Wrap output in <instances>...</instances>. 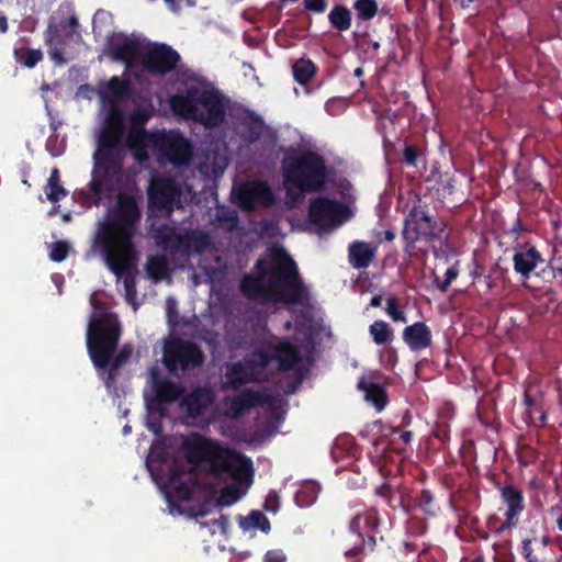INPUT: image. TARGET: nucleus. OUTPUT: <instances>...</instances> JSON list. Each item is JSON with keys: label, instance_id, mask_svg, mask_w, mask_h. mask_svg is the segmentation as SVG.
Wrapping results in <instances>:
<instances>
[{"label": "nucleus", "instance_id": "obj_1", "mask_svg": "<svg viewBox=\"0 0 562 562\" xmlns=\"http://www.w3.org/2000/svg\"><path fill=\"white\" fill-rule=\"evenodd\" d=\"M142 212L134 195L120 192L115 204L99 223L91 243L93 254L101 255L117 279L123 278L125 299L133 304L137 296V249L134 238Z\"/></svg>", "mask_w": 562, "mask_h": 562}, {"label": "nucleus", "instance_id": "obj_2", "mask_svg": "<svg viewBox=\"0 0 562 562\" xmlns=\"http://www.w3.org/2000/svg\"><path fill=\"white\" fill-rule=\"evenodd\" d=\"M239 290L249 301L284 305H301L310 299L307 286L296 262L282 246L267 249L250 273L241 278Z\"/></svg>", "mask_w": 562, "mask_h": 562}, {"label": "nucleus", "instance_id": "obj_3", "mask_svg": "<svg viewBox=\"0 0 562 562\" xmlns=\"http://www.w3.org/2000/svg\"><path fill=\"white\" fill-rule=\"evenodd\" d=\"M125 131L124 112L117 104H111L99 133L91 180L88 183L94 205H99L104 195L112 194L122 178Z\"/></svg>", "mask_w": 562, "mask_h": 562}, {"label": "nucleus", "instance_id": "obj_4", "mask_svg": "<svg viewBox=\"0 0 562 562\" xmlns=\"http://www.w3.org/2000/svg\"><path fill=\"white\" fill-rule=\"evenodd\" d=\"M122 334L115 314L103 312L94 315L87 329V350L98 375L108 390L116 389L119 370L132 357L133 348L124 345L115 353Z\"/></svg>", "mask_w": 562, "mask_h": 562}, {"label": "nucleus", "instance_id": "obj_5", "mask_svg": "<svg viewBox=\"0 0 562 562\" xmlns=\"http://www.w3.org/2000/svg\"><path fill=\"white\" fill-rule=\"evenodd\" d=\"M186 461L191 465L206 464L216 479L228 476L237 482L251 483L252 462L245 454L222 446L216 439L191 432L182 441Z\"/></svg>", "mask_w": 562, "mask_h": 562}, {"label": "nucleus", "instance_id": "obj_6", "mask_svg": "<svg viewBox=\"0 0 562 562\" xmlns=\"http://www.w3.org/2000/svg\"><path fill=\"white\" fill-rule=\"evenodd\" d=\"M281 171L288 194L318 193L327 189L333 167L327 165L324 156L314 150H285L281 161Z\"/></svg>", "mask_w": 562, "mask_h": 562}, {"label": "nucleus", "instance_id": "obj_7", "mask_svg": "<svg viewBox=\"0 0 562 562\" xmlns=\"http://www.w3.org/2000/svg\"><path fill=\"white\" fill-rule=\"evenodd\" d=\"M169 103L175 114L206 128H217L225 122L226 108L216 91L190 88L183 95H172Z\"/></svg>", "mask_w": 562, "mask_h": 562}, {"label": "nucleus", "instance_id": "obj_8", "mask_svg": "<svg viewBox=\"0 0 562 562\" xmlns=\"http://www.w3.org/2000/svg\"><path fill=\"white\" fill-rule=\"evenodd\" d=\"M150 237L157 247L172 255L190 257L193 254L202 255L212 244L207 233L199 229H189L183 233L169 224H151Z\"/></svg>", "mask_w": 562, "mask_h": 562}, {"label": "nucleus", "instance_id": "obj_9", "mask_svg": "<svg viewBox=\"0 0 562 562\" xmlns=\"http://www.w3.org/2000/svg\"><path fill=\"white\" fill-rule=\"evenodd\" d=\"M445 229L446 223L440 218L432 217L425 205H414L405 218L402 233L405 241L404 251L411 254L415 244L420 239L427 243L441 239Z\"/></svg>", "mask_w": 562, "mask_h": 562}, {"label": "nucleus", "instance_id": "obj_10", "mask_svg": "<svg viewBox=\"0 0 562 562\" xmlns=\"http://www.w3.org/2000/svg\"><path fill=\"white\" fill-rule=\"evenodd\" d=\"M162 361L170 372L186 371L201 367L204 363V353L195 342L171 337L165 342Z\"/></svg>", "mask_w": 562, "mask_h": 562}, {"label": "nucleus", "instance_id": "obj_11", "mask_svg": "<svg viewBox=\"0 0 562 562\" xmlns=\"http://www.w3.org/2000/svg\"><path fill=\"white\" fill-rule=\"evenodd\" d=\"M181 188L170 177H157L148 188V206L154 211L170 214L176 207H181Z\"/></svg>", "mask_w": 562, "mask_h": 562}, {"label": "nucleus", "instance_id": "obj_12", "mask_svg": "<svg viewBox=\"0 0 562 562\" xmlns=\"http://www.w3.org/2000/svg\"><path fill=\"white\" fill-rule=\"evenodd\" d=\"M350 216V209L327 196H317L311 200L308 218L318 227L337 226L346 222Z\"/></svg>", "mask_w": 562, "mask_h": 562}, {"label": "nucleus", "instance_id": "obj_13", "mask_svg": "<svg viewBox=\"0 0 562 562\" xmlns=\"http://www.w3.org/2000/svg\"><path fill=\"white\" fill-rule=\"evenodd\" d=\"M150 382L151 393L146 395V402L149 408L160 413L165 412L166 405L178 401L184 393V387L180 383L162 376L157 368L150 370Z\"/></svg>", "mask_w": 562, "mask_h": 562}, {"label": "nucleus", "instance_id": "obj_14", "mask_svg": "<svg viewBox=\"0 0 562 562\" xmlns=\"http://www.w3.org/2000/svg\"><path fill=\"white\" fill-rule=\"evenodd\" d=\"M180 55L167 44H154L140 57L143 68L151 75L164 76L178 65Z\"/></svg>", "mask_w": 562, "mask_h": 562}, {"label": "nucleus", "instance_id": "obj_15", "mask_svg": "<svg viewBox=\"0 0 562 562\" xmlns=\"http://www.w3.org/2000/svg\"><path fill=\"white\" fill-rule=\"evenodd\" d=\"M273 192L266 181L252 180L241 184L236 192V202L245 211H252L257 204L270 205Z\"/></svg>", "mask_w": 562, "mask_h": 562}, {"label": "nucleus", "instance_id": "obj_16", "mask_svg": "<svg viewBox=\"0 0 562 562\" xmlns=\"http://www.w3.org/2000/svg\"><path fill=\"white\" fill-rule=\"evenodd\" d=\"M502 503L506 505L507 510L505 513V520L498 527V532L512 529L518 525L520 514L525 509V498L522 492L508 484L499 487Z\"/></svg>", "mask_w": 562, "mask_h": 562}, {"label": "nucleus", "instance_id": "obj_17", "mask_svg": "<svg viewBox=\"0 0 562 562\" xmlns=\"http://www.w3.org/2000/svg\"><path fill=\"white\" fill-rule=\"evenodd\" d=\"M159 148L176 166L188 165L192 157L191 143L181 134H165L159 142Z\"/></svg>", "mask_w": 562, "mask_h": 562}, {"label": "nucleus", "instance_id": "obj_18", "mask_svg": "<svg viewBox=\"0 0 562 562\" xmlns=\"http://www.w3.org/2000/svg\"><path fill=\"white\" fill-rule=\"evenodd\" d=\"M238 136L246 145L259 142L267 130L265 120L250 110H245L238 117Z\"/></svg>", "mask_w": 562, "mask_h": 562}, {"label": "nucleus", "instance_id": "obj_19", "mask_svg": "<svg viewBox=\"0 0 562 562\" xmlns=\"http://www.w3.org/2000/svg\"><path fill=\"white\" fill-rule=\"evenodd\" d=\"M544 260L535 246L520 245L513 256L514 271L524 280H528L535 269Z\"/></svg>", "mask_w": 562, "mask_h": 562}, {"label": "nucleus", "instance_id": "obj_20", "mask_svg": "<svg viewBox=\"0 0 562 562\" xmlns=\"http://www.w3.org/2000/svg\"><path fill=\"white\" fill-rule=\"evenodd\" d=\"M213 401L214 396L210 389L198 386L181 398L180 407L189 417L198 418L209 409Z\"/></svg>", "mask_w": 562, "mask_h": 562}, {"label": "nucleus", "instance_id": "obj_21", "mask_svg": "<svg viewBox=\"0 0 562 562\" xmlns=\"http://www.w3.org/2000/svg\"><path fill=\"white\" fill-rule=\"evenodd\" d=\"M106 54L114 60L130 65L137 56L138 48L135 42L122 34H112L105 45Z\"/></svg>", "mask_w": 562, "mask_h": 562}, {"label": "nucleus", "instance_id": "obj_22", "mask_svg": "<svg viewBox=\"0 0 562 562\" xmlns=\"http://www.w3.org/2000/svg\"><path fill=\"white\" fill-rule=\"evenodd\" d=\"M402 337L412 351H420L432 344L431 330L424 322H416L406 326Z\"/></svg>", "mask_w": 562, "mask_h": 562}, {"label": "nucleus", "instance_id": "obj_23", "mask_svg": "<svg viewBox=\"0 0 562 562\" xmlns=\"http://www.w3.org/2000/svg\"><path fill=\"white\" fill-rule=\"evenodd\" d=\"M269 349L272 350L273 360L278 361V369L280 371H290L302 360L296 346L288 340L277 345H269Z\"/></svg>", "mask_w": 562, "mask_h": 562}, {"label": "nucleus", "instance_id": "obj_24", "mask_svg": "<svg viewBox=\"0 0 562 562\" xmlns=\"http://www.w3.org/2000/svg\"><path fill=\"white\" fill-rule=\"evenodd\" d=\"M130 91L131 82L128 79L113 76L108 82L100 87L98 94L102 100L109 101L111 105L117 104L119 101L126 99L130 95Z\"/></svg>", "mask_w": 562, "mask_h": 562}, {"label": "nucleus", "instance_id": "obj_25", "mask_svg": "<svg viewBox=\"0 0 562 562\" xmlns=\"http://www.w3.org/2000/svg\"><path fill=\"white\" fill-rule=\"evenodd\" d=\"M379 526V513L372 507L357 513L349 522V530L358 537H362L366 532H376Z\"/></svg>", "mask_w": 562, "mask_h": 562}, {"label": "nucleus", "instance_id": "obj_26", "mask_svg": "<svg viewBox=\"0 0 562 562\" xmlns=\"http://www.w3.org/2000/svg\"><path fill=\"white\" fill-rule=\"evenodd\" d=\"M376 249L366 241H353L349 245V262L355 269H366L375 258Z\"/></svg>", "mask_w": 562, "mask_h": 562}, {"label": "nucleus", "instance_id": "obj_27", "mask_svg": "<svg viewBox=\"0 0 562 562\" xmlns=\"http://www.w3.org/2000/svg\"><path fill=\"white\" fill-rule=\"evenodd\" d=\"M262 403L263 398L259 392L244 390L240 394L231 400L228 411L232 417H239L248 409L262 405Z\"/></svg>", "mask_w": 562, "mask_h": 562}, {"label": "nucleus", "instance_id": "obj_28", "mask_svg": "<svg viewBox=\"0 0 562 562\" xmlns=\"http://www.w3.org/2000/svg\"><path fill=\"white\" fill-rule=\"evenodd\" d=\"M226 383L233 390L239 389L241 385L255 382L256 378L254 371L246 363L235 362L232 363L226 371Z\"/></svg>", "mask_w": 562, "mask_h": 562}, {"label": "nucleus", "instance_id": "obj_29", "mask_svg": "<svg viewBox=\"0 0 562 562\" xmlns=\"http://www.w3.org/2000/svg\"><path fill=\"white\" fill-rule=\"evenodd\" d=\"M145 271L154 282H160L170 274L169 261L166 255H150L147 257Z\"/></svg>", "mask_w": 562, "mask_h": 562}, {"label": "nucleus", "instance_id": "obj_30", "mask_svg": "<svg viewBox=\"0 0 562 562\" xmlns=\"http://www.w3.org/2000/svg\"><path fill=\"white\" fill-rule=\"evenodd\" d=\"M359 390L366 394V400L370 402L376 411L381 412L387 404V395L385 389L373 382L360 380L358 383Z\"/></svg>", "mask_w": 562, "mask_h": 562}, {"label": "nucleus", "instance_id": "obj_31", "mask_svg": "<svg viewBox=\"0 0 562 562\" xmlns=\"http://www.w3.org/2000/svg\"><path fill=\"white\" fill-rule=\"evenodd\" d=\"M317 70L318 67L310 58L305 57L296 59L292 65L294 80L301 86L307 85Z\"/></svg>", "mask_w": 562, "mask_h": 562}, {"label": "nucleus", "instance_id": "obj_32", "mask_svg": "<svg viewBox=\"0 0 562 562\" xmlns=\"http://www.w3.org/2000/svg\"><path fill=\"white\" fill-rule=\"evenodd\" d=\"M378 535L379 530L376 532H366L362 537H359L360 543L356 544L351 549H348L345 552V555L348 559L352 558L353 560L351 562H362L360 554L366 550L370 552L374 551L378 543Z\"/></svg>", "mask_w": 562, "mask_h": 562}, {"label": "nucleus", "instance_id": "obj_33", "mask_svg": "<svg viewBox=\"0 0 562 562\" xmlns=\"http://www.w3.org/2000/svg\"><path fill=\"white\" fill-rule=\"evenodd\" d=\"M369 334L373 342L378 346L389 345L394 339V333L392 327L385 321H374L369 326Z\"/></svg>", "mask_w": 562, "mask_h": 562}, {"label": "nucleus", "instance_id": "obj_34", "mask_svg": "<svg viewBox=\"0 0 562 562\" xmlns=\"http://www.w3.org/2000/svg\"><path fill=\"white\" fill-rule=\"evenodd\" d=\"M239 526L243 529L255 528L268 533L271 529L269 519L260 510H251L247 517H238Z\"/></svg>", "mask_w": 562, "mask_h": 562}, {"label": "nucleus", "instance_id": "obj_35", "mask_svg": "<svg viewBox=\"0 0 562 562\" xmlns=\"http://www.w3.org/2000/svg\"><path fill=\"white\" fill-rule=\"evenodd\" d=\"M330 25L339 32H344L351 26V12L345 5H335L328 14Z\"/></svg>", "mask_w": 562, "mask_h": 562}, {"label": "nucleus", "instance_id": "obj_36", "mask_svg": "<svg viewBox=\"0 0 562 562\" xmlns=\"http://www.w3.org/2000/svg\"><path fill=\"white\" fill-rule=\"evenodd\" d=\"M45 193L47 200L52 203L58 202L68 194L67 190L60 184V173L57 168L50 171L45 187Z\"/></svg>", "mask_w": 562, "mask_h": 562}, {"label": "nucleus", "instance_id": "obj_37", "mask_svg": "<svg viewBox=\"0 0 562 562\" xmlns=\"http://www.w3.org/2000/svg\"><path fill=\"white\" fill-rule=\"evenodd\" d=\"M13 55L15 60L26 68H34L43 59L41 49L27 47L15 48Z\"/></svg>", "mask_w": 562, "mask_h": 562}, {"label": "nucleus", "instance_id": "obj_38", "mask_svg": "<svg viewBox=\"0 0 562 562\" xmlns=\"http://www.w3.org/2000/svg\"><path fill=\"white\" fill-rule=\"evenodd\" d=\"M352 8L356 11L357 19L360 21L372 20L379 11L376 0H356Z\"/></svg>", "mask_w": 562, "mask_h": 562}, {"label": "nucleus", "instance_id": "obj_39", "mask_svg": "<svg viewBox=\"0 0 562 562\" xmlns=\"http://www.w3.org/2000/svg\"><path fill=\"white\" fill-rule=\"evenodd\" d=\"M417 506L429 516H436L440 512V506L435 499V496L429 490H422L416 496Z\"/></svg>", "mask_w": 562, "mask_h": 562}, {"label": "nucleus", "instance_id": "obj_40", "mask_svg": "<svg viewBox=\"0 0 562 562\" xmlns=\"http://www.w3.org/2000/svg\"><path fill=\"white\" fill-rule=\"evenodd\" d=\"M273 361V352L269 350H256L246 359V363L254 371L255 368L265 369Z\"/></svg>", "mask_w": 562, "mask_h": 562}, {"label": "nucleus", "instance_id": "obj_41", "mask_svg": "<svg viewBox=\"0 0 562 562\" xmlns=\"http://www.w3.org/2000/svg\"><path fill=\"white\" fill-rule=\"evenodd\" d=\"M317 498V488L314 484L303 485L295 494V503L300 507H308L315 503Z\"/></svg>", "mask_w": 562, "mask_h": 562}, {"label": "nucleus", "instance_id": "obj_42", "mask_svg": "<svg viewBox=\"0 0 562 562\" xmlns=\"http://www.w3.org/2000/svg\"><path fill=\"white\" fill-rule=\"evenodd\" d=\"M244 494L245 492L238 486L227 485L221 491L217 503L221 507H228L235 504Z\"/></svg>", "mask_w": 562, "mask_h": 562}, {"label": "nucleus", "instance_id": "obj_43", "mask_svg": "<svg viewBox=\"0 0 562 562\" xmlns=\"http://www.w3.org/2000/svg\"><path fill=\"white\" fill-rule=\"evenodd\" d=\"M424 161V153L415 145L405 144L403 150V162L408 167H418Z\"/></svg>", "mask_w": 562, "mask_h": 562}, {"label": "nucleus", "instance_id": "obj_44", "mask_svg": "<svg viewBox=\"0 0 562 562\" xmlns=\"http://www.w3.org/2000/svg\"><path fill=\"white\" fill-rule=\"evenodd\" d=\"M385 312L394 323H407L406 314L401 308L396 296H390L386 300Z\"/></svg>", "mask_w": 562, "mask_h": 562}, {"label": "nucleus", "instance_id": "obj_45", "mask_svg": "<svg viewBox=\"0 0 562 562\" xmlns=\"http://www.w3.org/2000/svg\"><path fill=\"white\" fill-rule=\"evenodd\" d=\"M150 114L146 110H134L130 115L131 130L146 131L145 125L148 122Z\"/></svg>", "mask_w": 562, "mask_h": 562}, {"label": "nucleus", "instance_id": "obj_46", "mask_svg": "<svg viewBox=\"0 0 562 562\" xmlns=\"http://www.w3.org/2000/svg\"><path fill=\"white\" fill-rule=\"evenodd\" d=\"M445 276H446V279L442 281L439 279L435 280L438 290H440L441 292H447L450 284L452 283V281H454L458 278L459 261H457L453 266L448 268Z\"/></svg>", "mask_w": 562, "mask_h": 562}, {"label": "nucleus", "instance_id": "obj_47", "mask_svg": "<svg viewBox=\"0 0 562 562\" xmlns=\"http://www.w3.org/2000/svg\"><path fill=\"white\" fill-rule=\"evenodd\" d=\"M69 254V245L66 241H56L53 244L49 258L55 262L64 261Z\"/></svg>", "mask_w": 562, "mask_h": 562}, {"label": "nucleus", "instance_id": "obj_48", "mask_svg": "<svg viewBox=\"0 0 562 562\" xmlns=\"http://www.w3.org/2000/svg\"><path fill=\"white\" fill-rule=\"evenodd\" d=\"M147 138V131L131 130L127 136V147L130 149H139L144 147Z\"/></svg>", "mask_w": 562, "mask_h": 562}, {"label": "nucleus", "instance_id": "obj_49", "mask_svg": "<svg viewBox=\"0 0 562 562\" xmlns=\"http://www.w3.org/2000/svg\"><path fill=\"white\" fill-rule=\"evenodd\" d=\"M520 553L527 562H541L535 554L531 539H524L520 546Z\"/></svg>", "mask_w": 562, "mask_h": 562}, {"label": "nucleus", "instance_id": "obj_50", "mask_svg": "<svg viewBox=\"0 0 562 562\" xmlns=\"http://www.w3.org/2000/svg\"><path fill=\"white\" fill-rule=\"evenodd\" d=\"M305 10L314 13H324L327 9L326 0H303Z\"/></svg>", "mask_w": 562, "mask_h": 562}, {"label": "nucleus", "instance_id": "obj_51", "mask_svg": "<svg viewBox=\"0 0 562 562\" xmlns=\"http://www.w3.org/2000/svg\"><path fill=\"white\" fill-rule=\"evenodd\" d=\"M286 560L288 557L281 549L268 550L262 559L263 562H286Z\"/></svg>", "mask_w": 562, "mask_h": 562}, {"label": "nucleus", "instance_id": "obj_52", "mask_svg": "<svg viewBox=\"0 0 562 562\" xmlns=\"http://www.w3.org/2000/svg\"><path fill=\"white\" fill-rule=\"evenodd\" d=\"M375 494L379 495L380 497L384 498L391 507H395L392 504L393 491L389 483H383L379 487H376Z\"/></svg>", "mask_w": 562, "mask_h": 562}, {"label": "nucleus", "instance_id": "obj_53", "mask_svg": "<svg viewBox=\"0 0 562 562\" xmlns=\"http://www.w3.org/2000/svg\"><path fill=\"white\" fill-rule=\"evenodd\" d=\"M98 91L95 90L94 87H92L89 83H83V85H80L78 87L77 92H76V97L77 98L87 99V100H91L93 94H95Z\"/></svg>", "mask_w": 562, "mask_h": 562}, {"label": "nucleus", "instance_id": "obj_54", "mask_svg": "<svg viewBox=\"0 0 562 562\" xmlns=\"http://www.w3.org/2000/svg\"><path fill=\"white\" fill-rule=\"evenodd\" d=\"M167 317L168 322L171 325H176L178 323V311L176 306V302L172 299L167 300Z\"/></svg>", "mask_w": 562, "mask_h": 562}, {"label": "nucleus", "instance_id": "obj_55", "mask_svg": "<svg viewBox=\"0 0 562 562\" xmlns=\"http://www.w3.org/2000/svg\"><path fill=\"white\" fill-rule=\"evenodd\" d=\"M182 474H183V471L181 468H179L177 465H172L169 469V476H168L169 484L176 485L178 482H180Z\"/></svg>", "mask_w": 562, "mask_h": 562}, {"label": "nucleus", "instance_id": "obj_56", "mask_svg": "<svg viewBox=\"0 0 562 562\" xmlns=\"http://www.w3.org/2000/svg\"><path fill=\"white\" fill-rule=\"evenodd\" d=\"M211 525L216 526L223 533H226L229 528V518L226 515H221L218 518L213 519Z\"/></svg>", "mask_w": 562, "mask_h": 562}, {"label": "nucleus", "instance_id": "obj_57", "mask_svg": "<svg viewBox=\"0 0 562 562\" xmlns=\"http://www.w3.org/2000/svg\"><path fill=\"white\" fill-rule=\"evenodd\" d=\"M550 267L553 271L558 272L562 277V254H554V256L550 260Z\"/></svg>", "mask_w": 562, "mask_h": 562}, {"label": "nucleus", "instance_id": "obj_58", "mask_svg": "<svg viewBox=\"0 0 562 562\" xmlns=\"http://www.w3.org/2000/svg\"><path fill=\"white\" fill-rule=\"evenodd\" d=\"M451 248L448 244H445L443 246H440L439 248L434 247V255L437 258H445L446 261L449 259Z\"/></svg>", "mask_w": 562, "mask_h": 562}, {"label": "nucleus", "instance_id": "obj_59", "mask_svg": "<svg viewBox=\"0 0 562 562\" xmlns=\"http://www.w3.org/2000/svg\"><path fill=\"white\" fill-rule=\"evenodd\" d=\"M392 434H398L402 441L407 445L411 442L413 434L409 430H401L400 428H392Z\"/></svg>", "mask_w": 562, "mask_h": 562}, {"label": "nucleus", "instance_id": "obj_60", "mask_svg": "<svg viewBox=\"0 0 562 562\" xmlns=\"http://www.w3.org/2000/svg\"><path fill=\"white\" fill-rule=\"evenodd\" d=\"M173 486L176 487V491L181 498H189L191 492L190 488L184 483L178 482Z\"/></svg>", "mask_w": 562, "mask_h": 562}, {"label": "nucleus", "instance_id": "obj_61", "mask_svg": "<svg viewBox=\"0 0 562 562\" xmlns=\"http://www.w3.org/2000/svg\"><path fill=\"white\" fill-rule=\"evenodd\" d=\"M521 231H522L521 221L519 217H517L513 228L510 229V233L514 235L515 239H518Z\"/></svg>", "mask_w": 562, "mask_h": 562}, {"label": "nucleus", "instance_id": "obj_62", "mask_svg": "<svg viewBox=\"0 0 562 562\" xmlns=\"http://www.w3.org/2000/svg\"><path fill=\"white\" fill-rule=\"evenodd\" d=\"M164 1L167 3L170 11H172L175 13L180 11V8H181L180 3L182 0H164Z\"/></svg>", "mask_w": 562, "mask_h": 562}, {"label": "nucleus", "instance_id": "obj_63", "mask_svg": "<svg viewBox=\"0 0 562 562\" xmlns=\"http://www.w3.org/2000/svg\"><path fill=\"white\" fill-rule=\"evenodd\" d=\"M539 408H542L540 405H536V407H531L527 409L528 418L530 423L536 424V415L539 414Z\"/></svg>", "mask_w": 562, "mask_h": 562}, {"label": "nucleus", "instance_id": "obj_64", "mask_svg": "<svg viewBox=\"0 0 562 562\" xmlns=\"http://www.w3.org/2000/svg\"><path fill=\"white\" fill-rule=\"evenodd\" d=\"M524 404L527 406V409L538 405L536 400L528 392H525L524 394Z\"/></svg>", "mask_w": 562, "mask_h": 562}]
</instances>
